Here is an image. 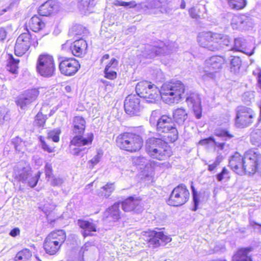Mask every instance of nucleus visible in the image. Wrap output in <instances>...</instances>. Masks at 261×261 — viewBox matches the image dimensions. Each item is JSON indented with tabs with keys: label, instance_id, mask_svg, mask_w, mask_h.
<instances>
[{
	"label": "nucleus",
	"instance_id": "43",
	"mask_svg": "<svg viewBox=\"0 0 261 261\" xmlns=\"http://www.w3.org/2000/svg\"><path fill=\"white\" fill-rule=\"evenodd\" d=\"M193 182H191V188L192 190L193 202L194 203V206L192 208L193 211H196L198 209V207L199 204V194L194 186L193 185Z\"/></svg>",
	"mask_w": 261,
	"mask_h": 261
},
{
	"label": "nucleus",
	"instance_id": "54",
	"mask_svg": "<svg viewBox=\"0 0 261 261\" xmlns=\"http://www.w3.org/2000/svg\"><path fill=\"white\" fill-rule=\"evenodd\" d=\"M84 145L81 146H76L77 147H75L71 149V153L75 155H79L80 154L81 151H84L87 150L86 147H83Z\"/></svg>",
	"mask_w": 261,
	"mask_h": 261
},
{
	"label": "nucleus",
	"instance_id": "44",
	"mask_svg": "<svg viewBox=\"0 0 261 261\" xmlns=\"http://www.w3.org/2000/svg\"><path fill=\"white\" fill-rule=\"evenodd\" d=\"M46 119V116L41 112H39L35 116L34 125L38 127H43L45 124Z\"/></svg>",
	"mask_w": 261,
	"mask_h": 261
},
{
	"label": "nucleus",
	"instance_id": "14",
	"mask_svg": "<svg viewBox=\"0 0 261 261\" xmlns=\"http://www.w3.org/2000/svg\"><path fill=\"white\" fill-rule=\"evenodd\" d=\"M215 135L220 138L222 142L216 141L213 137H209L207 139H204L200 141V143H207L209 142L214 143L216 147L219 150H223L226 145V142L230 140L234 137V135L228 130L227 128L219 127L215 129Z\"/></svg>",
	"mask_w": 261,
	"mask_h": 261
},
{
	"label": "nucleus",
	"instance_id": "23",
	"mask_svg": "<svg viewBox=\"0 0 261 261\" xmlns=\"http://www.w3.org/2000/svg\"><path fill=\"white\" fill-rule=\"evenodd\" d=\"M146 152L151 158L160 161L166 160L171 155V149L167 145L148 150Z\"/></svg>",
	"mask_w": 261,
	"mask_h": 261
},
{
	"label": "nucleus",
	"instance_id": "61",
	"mask_svg": "<svg viewBox=\"0 0 261 261\" xmlns=\"http://www.w3.org/2000/svg\"><path fill=\"white\" fill-rule=\"evenodd\" d=\"M20 233V230L18 228H14L10 232L9 234L13 237H15L18 235Z\"/></svg>",
	"mask_w": 261,
	"mask_h": 261
},
{
	"label": "nucleus",
	"instance_id": "35",
	"mask_svg": "<svg viewBox=\"0 0 261 261\" xmlns=\"http://www.w3.org/2000/svg\"><path fill=\"white\" fill-rule=\"evenodd\" d=\"M94 5V0H79L78 7L80 10L85 13V15L89 14L88 13L91 8Z\"/></svg>",
	"mask_w": 261,
	"mask_h": 261
},
{
	"label": "nucleus",
	"instance_id": "41",
	"mask_svg": "<svg viewBox=\"0 0 261 261\" xmlns=\"http://www.w3.org/2000/svg\"><path fill=\"white\" fill-rule=\"evenodd\" d=\"M165 0H149L146 3L145 6L148 9H155L165 6Z\"/></svg>",
	"mask_w": 261,
	"mask_h": 261
},
{
	"label": "nucleus",
	"instance_id": "40",
	"mask_svg": "<svg viewBox=\"0 0 261 261\" xmlns=\"http://www.w3.org/2000/svg\"><path fill=\"white\" fill-rule=\"evenodd\" d=\"M242 65V61L239 57H232L230 60V69L231 71L234 73L239 72Z\"/></svg>",
	"mask_w": 261,
	"mask_h": 261
},
{
	"label": "nucleus",
	"instance_id": "9",
	"mask_svg": "<svg viewBox=\"0 0 261 261\" xmlns=\"http://www.w3.org/2000/svg\"><path fill=\"white\" fill-rule=\"evenodd\" d=\"M36 70L42 76L50 77L53 76L56 71L53 57L47 53L40 54L37 60Z\"/></svg>",
	"mask_w": 261,
	"mask_h": 261
},
{
	"label": "nucleus",
	"instance_id": "16",
	"mask_svg": "<svg viewBox=\"0 0 261 261\" xmlns=\"http://www.w3.org/2000/svg\"><path fill=\"white\" fill-rule=\"evenodd\" d=\"M80 67L79 62L74 58L62 57L60 58L59 69L61 73L66 76L75 74Z\"/></svg>",
	"mask_w": 261,
	"mask_h": 261
},
{
	"label": "nucleus",
	"instance_id": "58",
	"mask_svg": "<svg viewBox=\"0 0 261 261\" xmlns=\"http://www.w3.org/2000/svg\"><path fill=\"white\" fill-rule=\"evenodd\" d=\"M118 65V61L115 58H112L110 63L106 67H109V69H113L116 68Z\"/></svg>",
	"mask_w": 261,
	"mask_h": 261
},
{
	"label": "nucleus",
	"instance_id": "60",
	"mask_svg": "<svg viewBox=\"0 0 261 261\" xmlns=\"http://www.w3.org/2000/svg\"><path fill=\"white\" fill-rule=\"evenodd\" d=\"M7 32L4 28H0V41H4L7 36Z\"/></svg>",
	"mask_w": 261,
	"mask_h": 261
},
{
	"label": "nucleus",
	"instance_id": "15",
	"mask_svg": "<svg viewBox=\"0 0 261 261\" xmlns=\"http://www.w3.org/2000/svg\"><path fill=\"white\" fill-rule=\"evenodd\" d=\"M124 107L126 113L132 116L140 115L143 109L138 95L135 94L129 95L126 97Z\"/></svg>",
	"mask_w": 261,
	"mask_h": 261
},
{
	"label": "nucleus",
	"instance_id": "37",
	"mask_svg": "<svg viewBox=\"0 0 261 261\" xmlns=\"http://www.w3.org/2000/svg\"><path fill=\"white\" fill-rule=\"evenodd\" d=\"M29 25L31 29L35 32L40 31L45 26L44 23L40 17H31Z\"/></svg>",
	"mask_w": 261,
	"mask_h": 261
},
{
	"label": "nucleus",
	"instance_id": "30",
	"mask_svg": "<svg viewBox=\"0 0 261 261\" xmlns=\"http://www.w3.org/2000/svg\"><path fill=\"white\" fill-rule=\"evenodd\" d=\"M43 248L46 253L52 255L55 254L59 250L61 246L58 243L46 238L44 241Z\"/></svg>",
	"mask_w": 261,
	"mask_h": 261
},
{
	"label": "nucleus",
	"instance_id": "48",
	"mask_svg": "<svg viewBox=\"0 0 261 261\" xmlns=\"http://www.w3.org/2000/svg\"><path fill=\"white\" fill-rule=\"evenodd\" d=\"M160 115V111L159 110L152 111L149 118V122L152 126H155L158 119L161 117Z\"/></svg>",
	"mask_w": 261,
	"mask_h": 261
},
{
	"label": "nucleus",
	"instance_id": "42",
	"mask_svg": "<svg viewBox=\"0 0 261 261\" xmlns=\"http://www.w3.org/2000/svg\"><path fill=\"white\" fill-rule=\"evenodd\" d=\"M251 142L257 146H261V129H256L251 134Z\"/></svg>",
	"mask_w": 261,
	"mask_h": 261
},
{
	"label": "nucleus",
	"instance_id": "24",
	"mask_svg": "<svg viewBox=\"0 0 261 261\" xmlns=\"http://www.w3.org/2000/svg\"><path fill=\"white\" fill-rule=\"evenodd\" d=\"M87 48L86 41L82 38L74 41L70 46V50L76 57H82L86 54Z\"/></svg>",
	"mask_w": 261,
	"mask_h": 261
},
{
	"label": "nucleus",
	"instance_id": "19",
	"mask_svg": "<svg viewBox=\"0 0 261 261\" xmlns=\"http://www.w3.org/2000/svg\"><path fill=\"white\" fill-rule=\"evenodd\" d=\"M60 8L59 2L55 0H49L39 7L38 12L40 16H49L57 13Z\"/></svg>",
	"mask_w": 261,
	"mask_h": 261
},
{
	"label": "nucleus",
	"instance_id": "1",
	"mask_svg": "<svg viewBox=\"0 0 261 261\" xmlns=\"http://www.w3.org/2000/svg\"><path fill=\"white\" fill-rule=\"evenodd\" d=\"M185 90L184 85L175 80L164 83L161 90L154 84L145 81L139 82L136 86L139 97L146 99L149 102H153L161 97L168 105L178 102L182 98Z\"/></svg>",
	"mask_w": 261,
	"mask_h": 261
},
{
	"label": "nucleus",
	"instance_id": "28",
	"mask_svg": "<svg viewBox=\"0 0 261 261\" xmlns=\"http://www.w3.org/2000/svg\"><path fill=\"white\" fill-rule=\"evenodd\" d=\"M168 143L169 142H167V141H165L162 138L159 137V138H149L146 141V151H148V150H152L154 148H160V147L167 145Z\"/></svg>",
	"mask_w": 261,
	"mask_h": 261
},
{
	"label": "nucleus",
	"instance_id": "13",
	"mask_svg": "<svg viewBox=\"0 0 261 261\" xmlns=\"http://www.w3.org/2000/svg\"><path fill=\"white\" fill-rule=\"evenodd\" d=\"M236 112L235 124L237 127H247L252 123L255 114L252 109L241 106L237 107Z\"/></svg>",
	"mask_w": 261,
	"mask_h": 261
},
{
	"label": "nucleus",
	"instance_id": "57",
	"mask_svg": "<svg viewBox=\"0 0 261 261\" xmlns=\"http://www.w3.org/2000/svg\"><path fill=\"white\" fill-rule=\"evenodd\" d=\"M52 166L50 164L47 163L45 166V172L46 177H50L52 174Z\"/></svg>",
	"mask_w": 261,
	"mask_h": 261
},
{
	"label": "nucleus",
	"instance_id": "34",
	"mask_svg": "<svg viewBox=\"0 0 261 261\" xmlns=\"http://www.w3.org/2000/svg\"><path fill=\"white\" fill-rule=\"evenodd\" d=\"M19 60L14 58L12 55L9 54L7 69L14 74L18 73V64Z\"/></svg>",
	"mask_w": 261,
	"mask_h": 261
},
{
	"label": "nucleus",
	"instance_id": "22",
	"mask_svg": "<svg viewBox=\"0 0 261 261\" xmlns=\"http://www.w3.org/2000/svg\"><path fill=\"white\" fill-rule=\"evenodd\" d=\"M122 210L126 212H134L139 213L142 211L140 200L137 198L130 196L121 202Z\"/></svg>",
	"mask_w": 261,
	"mask_h": 261
},
{
	"label": "nucleus",
	"instance_id": "45",
	"mask_svg": "<svg viewBox=\"0 0 261 261\" xmlns=\"http://www.w3.org/2000/svg\"><path fill=\"white\" fill-rule=\"evenodd\" d=\"M132 162L136 166H140V168H142L147 164V160L142 156L134 157Z\"/></svg>",
	"mask_w": 261,
	"mask_h": 261
},
{
	"label": "nucleus",
	"instance_id": "39",
	"mask_svg": "<svg viewBox=\"0 0 261 261\" xmlns=\"http://www.w3.org/2000/svg\"><path fill=\"white\" fill-rule=\"evenodd\" d=\"M32 256V253L28 249L19 251L15 257V261H27Z\"/></svg>",
	"mask_w": 261,
	"mask_h": 261
},
{
	"label": "nucleus",
	"instance_id": "26",
	"mask_svg": "<svg viewBox=\"0 0 261 261\" xmlns=\"http://www.w3.org/2000/svg\"><path fill=\"white\" fill-rule=\"evenodd\" d=\"M77 224L83 229L82 234L84 238L92 236V232L96 231V225L89 221L78 220Z\"/></svg>",
	"mask_w": 261,
	"mask_h": 261
},
{
	"label": "nucleus",
	"instance_id": "18",
	"mask_svg": "<svg viewBox=\"0 0 261 261\" xmlns=\"http://www.w3.org/2000/svg\"><path fill=\"white\" fill-rule=\"evenodd\" d=\"M186 102L188 106L192 109L193 112L197 119L201 118L202 116V107L200 95L195 92L188 94L186 97Z\"/></svg>",
	"mask_w": 261,
	"mask_h": 261
},
{
	"label": "nucleus",
	"instance_id": "8",
	"mask_svg": "<svg viewBox=\"0 0 261 261\" xmlns=\"http://www.w3.org/2000/svg\"><path fill=\"white\" fill-rule=\"evenodd\" d=\"M177 44L174 42L168 41L164 43L160 41L158 45H145L142 55L147 58H154L157 56L166 55L176 50Z\"/></svg>",
	"mask_w": 261,
	"mask_h": 261
},
{
	"label": "nucleus",
	"instance_id": "27",
	"mask_svg": "<svg viewBox=\"0 0 261 261\" xmlns=\"http://www.w3.org/2000/svg\"><path fill=\"white\" fill-rule=\"evenodd\" d=\"M119 206L120 203L116 202L106 210L104 215L108 219V220L112 219L113 221H116L120 218L121 212Z\"/></svg>",
	"mask_w": 261,
	"mask_h": 261
},
{
	"label": "nucleus",
	"instance_id": "17",
	"mask_svg": "<svg viewBox=\"0 0 261 261\" xmlns=\"http://www.w3.org/2000/svg\"><path fill=\"white\" fill-rule=\"evenodd\" d=\"M145 236L147 237L146 241L148 242L149 246L153 248L165 245L171 241V238L169 236L165 235L162 231L158 232L151 230L146 232Z\"/></svg>",
	"mask_w": 261,
	"mask_h": 261
},
{
	"label": "nucleus",
	"instance_id": "52",
	"mask_svg": "<svg viewBox=\"0 0 261 261\" xmlns=\"http://www.w3.org/2000/svg\"><path fill=\"white\" fill-rule=\"evenodd\" d=\"M40 141L41 142V145L42 148L45 150L47 151L48 152H53L54 151V149L49 147L46 143L43 140L42 137H40Z\"/></svg>",
	"mask_w": 261,
	"mask_h": 261
},
{
	"label": "nucleus",
	"instance_id": "5",
	"mask_svg": "<svg viewBox=\"0 0 261 261\" xmlns=\"http://www.w3.org/2000/svg\"><path fill=\"white\" fill-rule=\"evenodd\" d=\"M41 173L39 171L34 176L30 166L23 162H19L14 167L13 176L18 181L26 183L31 188L35 187L40 178Z\"/></svg>",
	"mask_w": 261,
	"mask_h": 261
},
{
	"label": "nucleus",
	"instance_id": "12",
	"mask_svg": "<svg viewBox=\"0 0 261 261\" xmlns=\"http://www.w3.org/2000/svg\"><path fill=\"white\" fill-rule=\"evenodd\" d=\"M225 63V59L221 56H212L205 61L203 67L204 74L202 77L204 80L213 79L215 73L219 71Z\"/></svg>",
	"mask_w": 261,
	"mask_h": 261
},
{
	"label": "nucleus",
	"instance_id": "62",
	"mask_svg": "<svg viewBox=\"0 0 261 261\" xmlns=\"http://www.w3.org/2000/svg\"><path fill=\"white\" fill-rule=\"evenodd\" d=\"M136 29L135 26H132L128 28L127 30L124 31V33L126 35H129L130 34L133 33L135 32Z\"/></svg>",
	"mask_w": 261,
	"mask_h": 261
},
{
	"label": "nucleus",
	"instance_id": "4",
	"mask_svg": "<svg viewBox=\"0 0 261 261\" xmlns=\"http://www.w3.org/2000/svg\"><path fill=\"white\" fill-rule=\"evenodd\" d=\"M158 137L169 142H174L178 139V132L172 118L166 115L161 116L155 124Z\"/></svg>",
	"mask_w": 261,
	"mask_h": 261
},
{
	"label": "nucleus",
	"instance_id": "29",
	"mask_svg": "<svg viewBox=\"0 0 261 261\" xmlns=\"http://www.w3.org/2000/svg\"><path fill=\"white\" fill-rule=\"evenodd\" d=\"M66 236L64 230H58L56 231L50 232L46 238L51 241H53L56 243H58V245L61 247L66 240Z\"/></svg>",
	"mask_w": 261,
	"mask_h": 261
},
{
	"label": "nucleus",
	"instance_id": "20",
	"mask_svg": "<svg viewBox=\"0 0 261 261\" xmlns=\"http://www.w3.org/2000/svg\"><path fill=\"white\" fill-rule=\"evenodd\" d=\"M39 94L37 89H29L24 92L17 100V104L23 109L28 105L34 101Z\"/></svg>",
	"mask_w": 261,
	"mask_h": 261
},
{
	"label": "nucleus",
	"instance_id": "51",
	"mask_svg": "<svg viewBox=\"0 0 261 261\" xmlns=\"http://www.w3.org/2000/svg\"><path fill=\"white\" fill-rule=\"evenodd\" d=\"M105 77L110 80L116 78L117 73L113 69H109V67H106L104 70Z\"/></svg>",
	"mask_w": 261,
	"mask_h": 261
},
{
	"label": "nucleus",
	"instance_id": "50",
	"mask_svg": "<svg viewBox=\"0 0 261 261\" xmlns=\"http://www.w3.org/2000/svg\"><path fill=\"white\" fill-rule=\"evenodd\" d=\"M254 97V92L252 91H248L245 92L242 95L243 101L247 104L250 102Z\"/></svg>",
	"mask_w": 261,
	"mask_h": 261
},
{
	"label": "nucleus",
	"instance_id": "53",
	"mask_svg": "<svg viewBox=\"0 0 261 261\" xmlns=\"http://www.w3.org/2000/svg\"><path fill=\"white\" fill-rule=\"evenodd\" d=\"M102 156V154L99 152H98L97 155H96L93 158H92L90 161L89 163L91 164L90 165V168H92L94 165L97 164L100 161V159Z\"/></svg>",
	"mask_w": 261,
	"mask_h": 261
},
{
	"label": "nucleus",
	"instance_id": "21",
	"mask_svg": "<svg viewBox=\"0 0 261 261\" xmlns=\"http://www.w3.org/2000/svg\"><path fill=\"white\" fill-rule=\"evenodd\" d=\"M250 43L247 42L245 39L243 37H239L234 39L233 47H228L227 49L241 51L250 56L254 54L255 47L250 48Z\"/></svg>",
	"mask_w": 261,
	"mask_h": 261
},
{
	"label": "nucleus",
	"instance_id": "32",
	"mask_svg": "<svg viewBox=\"0 0 261 261\" xmlns=\"http://www.w3.org/2000/svg\"><path fill=\"white\" fill-rule=\"evenodd\" d=\"M173 117L175 122L181 125L188 118V113L182 108H178L174 111Z\"/></svg>",
	"mask_w": 261,
	"mask_h": 261
},
{
	"label": "nucleus",
	"instance_id": "64",
	"mask_svg": "<svg viewBox=\"0 0 261 261\" xmlns=\"http://www.w3.org/2000/svg\"><path fill=\"white\" fill-rule=\"evenodd\" d=\"M249 225L254 227V228H255V226L256 225V226H259L260 227H261V224H259V223H257L256 222H255V221H253V220H250L249 221Z\"/></svg>",
	"mask_w": 261,
	"mask_h": 261
},
{
	"label": "nucleus",
	"instance_id": "36",
	"mask_svg": "<svg viewBox=\"0 0 261 261\" xmlns=\"http://www.w3.org/2000/svg\"><path fill=\"white\" fill-rule=\"evenodd\" d=\"M88 32L86 27L80 24H75L69 30V34L71 36H81L86 35Z\"/></svg>",
	"mask_w": 261,
	"mask_h": 261
},
{
	"label": "nucleus",
	"instance_id": "2",
	"mask_svg": "<svg viewBox=\"0 0 261 261\" xmlns=\"http://www.w3.org/2000/svg\"><path fill=\"white\" fill-rule=\"evenodd\" d=\"M229 166L234 171L241 169L249 174L257 172L261 175V154L257 149L246 151L243 156L236 152L230 157Z\"/></svg>",
	"mask_w": 261,
	"mask_h": 261
},
{
	"label": "nucleus",
	"instance_id": "56",
	"mask_svg": "<svg viewBox=\"0 0 261 261\" xmlns=\"http://www.w3.org/2000/svg\"><path fill=\"white\" fill-rule=\"evenodd\" d=\"M63 183V179L58 177L53 176L51 181V185L53 186H59Z\"/></svg>",
	"mask_w": 261,
	"mask_h": 261
},
{
	"label": "nucleus",
	"instance_id": "46",
	"mask_svg": "<svg viewBox=\"0 0 261 261\" xmlns=\"http://www.w3.org/2000/svg\"><path fill=\"white\" fill-rule=\"evenodd\" d=\"M9 112L7 108H0V124L10 119Z\"/></svg>",
	"mask_w": 261,
	"mask_h": 261
},
{
	"label": "nucleus",
	"instance_id": "7",
	"mask_svg": "<svg viewBox=\"0 0 261 261\" xmlns=\"http://www.w3.org/2000/svg\"><path fill=\"white\" fill-rule=\"evenodd\" d=\"M117 146L121 149L129 152H136L142 147L143 141L139 135L132 133H124L116 138Z\"/></svg>",
	"mask_w": 261,
	"mask_h": 261
},
{
	"label": "nucleus",
	"instance_id": "38",
	"mask_svg": "<svg viewBox=\"0 0 261 261\" xmlns=\"http://www.w3.org/2000/svg\"><path fill=\"white\" fill-rule=\"evenodd\" d=\"M229 6L233 10H239L243 9L247 4L246 0H227Z\"/></svg>",
	"mask_w": 261,
	"mask_h": 261
},
{
	"label": "nucleus",
	"instance_id": "11",
	"mask_svg": "<svg viewBox=\"0 0 261 261\" xmlns=\"http://www.w3.org/2000/svg\"><path fill=\"white\" fill-rule=\"evenodd\" d=\"M190 197V192L184 184H180L174 188L170 194L168 203L178 206L186 203Z\"/></svg>",
	"mask_w": 261,
	"mask_h": 261
},
{
	"label": "nucleus",
	"instance_id": "6",
	"mask_svg": "<svg viewBox=\"0 0 261 261\" xmlns=\"http://www.w3.org/2000/svg\"><path fill=\"white\" fill-rule=\"evenodd\" d=\"M73 132L75 136L70 142V146L89 145L91 144L93 135L91 133L88 135L87 137H84L83 135L85 129V120L81 116H75L73 119Z\"/></svg>",
	"mask_w": 261,
	"mask_h": 261
},
{
	"label": "nucleus",
	"instance_id": "31",
	"mask_svg": "<svg viewBox=\"0 0 261 261\" xmlns=\"http://www.w3.org/2000/svg\"><path fill=\"white\" fill-rule=\"evenodd\" d=\"M251 251V248L239 249L232 257V261H252L250 256L248 255Z\"/></svg>",
	"mask_w": 261,
	"mask_h": 261
},
{
	"label": "nucleus",
	"instance_id": "49",
	"mask_svg": "<svg viewBox=\"0 0 261 261\" xmlns=\"http://www.w3.org/2000/svg\"><path fill=\"white\" fill-rule=\"evenodd\" d=\"M114 4L117 6H123L124 7L132 8L136 5L135 2L132 1L129 2H126L121 0H115Z\"/></svg>",
	"mask_w": 261,
	"mask_h": 261
},
{
	"label": "nucleus",
	"instance_id": "10",
	"mask_svg": "<svg viewBox=\"0 0 261 261\" xmlns=\"http://www.w3.org/2000/svg\"><path fill=\"white\" fill-rule=\"evenodd\" d=\"M38 44L36 36L27 30L21 34L17 38L15 45V54L21 57L29 50L31 45L36 47Z\"/></svg>",
	"mask_w": 261,
	"mask_h": 261
},
{
	"label": "nucleus",
	"instance_id": "25",
	"mask_svg": "<svg viewBox=\"0 0 261 261\" xmlns=\"http://www.w3.org/2000/svg\"><path fill=\"white\" fill-rule=\"evenodd\" d=\"M231 26L233 29L247 30L253 26L251 19L249 17H233Z\"/></svg>",
	"mask_w": 261,
	"mask_h": 261
},
{
	"label": "nucleus",
	"instance_id": "33",
	"mask_svg": "<svg viewBox=\"0 0 261 261\" xmlns=\"http://www.w3.org/2000/svg\"><path fill=\"white\" fill-rule=\"evenodd\" d=\"M115 190L114 183L108 182L98 190L97 194L100 197L108 198Z\"/></svg>",
	"mask_w": 261,
	"mask_h": 261
},
{
	"label": "nucleus",
	"instance_id": "63",
	"mask_svg": "<svg viewBox=\"0 0 261 261\" xmlns=\"http://www.w3.org/2000/svg\"><path fill=\"white\" fill-rule=\"evenodd\" d=\"M222 160V155H218L216 158L215 162H214L215 165H216L217 166L220 164V162Z\"/></svg>",
	"mask_w": 261,
	"mask_h": 261
},
{
	"label": "nucleus",
	"instance_id": "47",
	"mask_svg": "<svg viewBox=\"0 0 261 261\" xmlns=\"http://www.w3.org/2000/svg\"><path fill=\"white\" fill-rule=\"evenodd\" d=\"M61 130L59 128H56L49 132L48 134V138L51 139L55 142H58L59 141V135Z\"/></svg>",
	"mask_w": 261,
	"mask_h": 261
},
{
	"label": "nucleus",
	"instance_id": "59",
	"mask_svg": "<svg viewBox=\"0 0 261 261\" xmlns=\"http://www.w3.org/2000/svg\"><path fill=\"white\" fill-rule=\"evenodd\" d=\"M91 246V244L89 242H87L84 244V245L81 248L79 253L80 255H82V256H84V253L85 251H87L89 249V248Z\"/></svg>",
	"mask_w": 261,
	"mask_h": 261
},
{
	"label": "nucleus",
	"instance_id": "3",
	"mask_svg": "<svg viewBox=\"0 0 261 261\" xmlns=\"http://www.w3.org/2000/svg\"><path fill=\"white\" fill-rule=\"evenodd\" d=\"M198 42L201 47L216 51L229 47L230 40L226 35L207 32L198 36Z\"/></svg>",
	"mask_w": 261,
	"mask_h": 261
},
{
	"label": "nucleus",
	"instance_id": "55",
	"mask_svg": "<svg viewBox=\"0 0 261 261\" xmlns=\"http://www.w3.org/2000/svg\"><path fill=\"white\" fill-rule=\"evenodd\" d=\"M228 171L227 169L225 167H224L222 169V171L217 175V180L219 181H221L225 177V176L228 174Z\"/></svg>",
	"mask_w": 261,
	"mask_h": 261
}]
</instances>
